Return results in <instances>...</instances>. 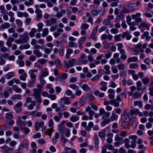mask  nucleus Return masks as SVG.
I'll return each instance as SVG.
<instances>
[{
  "instance_id": "1",
  "label": "nucleus",
  "mask_w": 153,
  "mask_h": 153,
  "mask_svg": "<svg viewBox=\"0 0 153 153\" xmlns=\"http://www.w3.org/2000/svg\"><path fill=\"white\" fill-rule=\"evenodd\" d=\"M33 97H34L36 102L37 103L38 105H39L42 102L40 90L39 89L35 88L33 89Z\"/></svg>"
},
{
  "instance_id": "2",
  "label": "nucleus",
  "mask_w": 153,
  "mask_h": 153,
  "mask_svg": "<svg viewBox=\"0 0 153 153\" xmlns=\"http://www.w3.org/2000/svg\"><path fill=\"white\" fill-rule=\"evenodd\" d=\"M130 140L126 138L124 139V143L125 147L127 149L130 148L134 149L135 148L136 144H135L134 141H131V144H130Z\"/></svg>"
},
{
  "instance_id": "3",
  "label": "nucleus",
  "mask_w": 153,
  "mask_h": 153,
  "mask_svg": "<svg viewBox=\"0 0 153 153\" xmlns=\"http://www.w3.org/2000/svg\"><path fill=\"white\" fill-rule=\"evenodd\" d=\"M76 63V60L72 58L68 60L67 62L66 61L64 62V65L65 68L68 69L73 67L74 65Z\"/></svg>"
},
{
  "instance_id": "4",
  "label": "nucleus",
  "mask_w": 153,
  "mask_h": 153,
  "mask_svg": "<svg viewBox=\"0 0 153 153\" xmlns=\"http://www.w3.org/2000/svg\"><path fill=\"white\" fill-rule=\"evenodd\" d=\"M114 140L116 141L114 143L115 147H117L122 144L123 142V138L120 137L119 135L116 134L114 137Z\"/></svg>"
},
{
  "instance_id": "5",
  "label": "nucleus",
  "mask_w": 153,
  "mask_h": 153,
  "mask_svg": "<svg viewBox=\"0 0 153 153\" xmlns=\"http://www.w3.org/2000/svg\"><path fill=\"white\" fill-rule=\"evenodd\" d=\"M141 16V13H138L135 14H132L131 15L132 18L133 19L135 20L136 22H141L142 19L140 18Z\"/></svg>"
},
{
  "instance_id": "6",
  "label": "nucleus",
  "mask_w": 153,
  "mask_h": 153,
  "mask_svg": "<svg viewBox=\"0 0 153 153\" xmlns=\"http://www.w3.org/2000/svg\"><path fill=\"white\" fill-rule=\"evenodd\" d=\"M22 102L19 101L14 106V109L17 113H19L22 111Z\"/></svg>"
},
{
  "instance_id": "7",
  "label": "nucleus",
  "mask_w": 153,
  "mask_h": 153,
  "mask_svg": "<svg viewBox=\"0 0 153 153\" xmlns=\"http://www.w3.org/2000/svg\"><path fill=\"white\" fill-rule=\"evenodd\" d=\"M19 36L20 38H21L25 43H27L29 39V37L28 35V33L26 31L22 35H20Z\"/></svg>"
},
{
  "instance_id": "8",
  "label": "nucleus",
  "mask_w": 153,
  "mask_h": 153,
  "mask_svg": "<svg viewBox=\"0 0 153 153\" xmlns=\"http://www.w3.org/2000/svg\"><path fill=\"white\" fill-rule=\"evenodd\" d=\"M1 151L6 153H11L13 149L7 146H3L0 147Z\"/></svg>"
},
{
  "instance_id": "9",
  "label": "nucleus",
  "mask_w": 153,
  "mask_h": 153,
  "mask_svg": "<svg viewBox=\"0 0 153 153\" xmlns=\"http://www.w3.org/2000/svg\"><path fill=\"white\" fill-rule=\"evenodd\" d=\"M38 69H34L30 70L29 71L28 73L30 74V77L32 79H35L36 77V75L35 74V73H37Z\"/></svg>"
},
{
  "instance_id": "10",
  "label": "nucleus",
  "mask_w": 153,
  "mask_h": 153,
  "mask_svg": "<svg viewBox=\"0 0 153 153\" xmlns=\"http://www.w3.org/2000/svg\"><path fill=\"white\" fill-rule=\"evenodd\" d=\"M16 122L17 126L20 128V129L23 130L22 125H25V121H23L20 117H19L16 120Z\"/></svg>"
},
{
  "instance_id": "11",
  "label": "nucleus",
  "mask_w": 153,
  "mask_h": 153,
  "mask_svg": "<svg viewBox=\"0 0 153 153\" xmlns=\"http://www.w3.org/2000/svg\"><path fill=\"white\" fill-rule=\"evenodd\" d=\"M46 25L50 26L55 24L56 22V20L54 18H51L50 19H47L46 21Z\"/></svg>"
},
{
  "instance_id": "12",
  "label": "nucleus",
  "mask_w": 153,
  "mask_h": 153,
  "mask_svg": "<svg viewBox=\"0 0 153 153\" xmlns=\"http://www.w3.org/2000/svg\"><path fill=\"white\" fill-rule=\"evenodd\" d=\"M11 93L12 90L11 88L9 86H7L5 89L4 93V97L6 98L8 97L9 96V94H11Z\"/></svg>"
},
{
  "instance_id": "13",
  "label": "nucleus",
  "mask_w": 153,
  "mask_h": 153,
  "mask_svg": "<svg viewBox=\"0 0 153 153\" xmlns=\"http://www.w3.org/2000/svg\"><path fill=\"white\" fill-rule=\"evenodd\" d=\"M20 81L19 79L14 78L8 82V85L9 86H11L13 85L14 83H16V84H20Z\"/></svg>"
},
{
  "instance_id": "14",
  "label": "nucleus",
  "mask_w": 153,
  "mask_h": 153,
  "mask_svg": "<svg viewBox=\"0 0 153 153\" xmlns=\"http://www.w3.org/2000/svg\"><path fill=\"white\" fill-rule=\"evenodd\" d=\"M44 125V122H39L38 121H36L35 124V127L36 128V131L39 129V128H43Z\"/></svg>"
},
{
  "instance_id": "15",
  "label": "nucleus",
  "mask_w": 153,
  "mask_h": 153,
  "mask_svg": "<svg viewBox=\"0 0 153 153\" xmlns=\"http://www.w3.org/2000/svg\"><path fill=\"white\" fill-rule=\"evenodd\" d=\"M93 139L95 142V148L97 150L99 149V140L98 136L96 134L94 135Z\"/></svg>"
},
{
  "instance_id": "16",
  "label": "nucleus",
  "mask_w": 153,
  "mask_h": 153,
  "mask_svg": "<svg viewBox=\"0 0 153 153\" xmlns=\"http://www.w3.org/2000/svg\"><path fill=\"white\" fill-rule=\"evenodd\" d=\"M130 111L131 113L134 115H138L140 117H141L143 116L142 113L139 111V109L136 108L135 109H131Z\"/></svg>"
},
{
  "instance_id": "17",
  "label": "nucleus",
  "mask_w": 153,
  "mask_h": 153,
  "mask_svg": "<svg viewBox=\"0 0 153 153\" xmlns=\"http://www.w3.org/2000/svg\"><path fill=\"white\" fill-rule=\"evenodd\" d=\"M29 142L27 140L24 139L22 143H21L19 145L22 148H27L29 146Z\"/></svg>"
},
{
  "instance_id": "18",
  "label": "nucleus",
  "mask_w": 153,
  "mask_h": 153,
  "mask_svg": "<svg viewBox=\"0 0 153 153\" xmlns=\"http://www.w3.org/2000/svg\"><path fill=\"white\" fill-rule=\"evenodd\" d=\"M10 27V24L8 22H5L0 26V30H2L4 29L9 28Z\"/></svg>"
},
{
  "instance_id": "19",
  "label": "nucleus",
  "mask_w": 153,
  "mask_h": 153,
  "mask_svg": "<svg viewBox=\"0 0 153 153\" xmlns=\"http://www.w3.org/2000/svg\"><path fill=\"white\" fill-rule=\"evenodd\" d=\"M148 45L147 43H145L143 45H142L141 43H140L135 45V48H136L140 49L141 48H145Z\"/></svg>"
},
{
  "instance_id": "20",
  "label": "nucleus",
  "mask_w": 153,
  "mask_h": 153,
  "mask_svg": "<svg viewBox=\"0 0 153 153\" xmlns=\"http://www.w3.org/2000/svg\"><path fill=\"white\" fill-rule=\"evenodd\" d=\"M14 76V72L11 71L6 74L5 75V77L7 79H10Z\"/></svg>"
},
{
  "instance_id": "21",
  "label": "nucleus",
  "mask_w": 153,
  "mask_h": 153,
  "mask_svg": "<svg viewBox=\"0 0 153 153\" xmlns=\"http://www.w3.org/2000/svg\"><path fill=\"white\" fill-rule=\"evenodd\" d=\"M125 17L124 15L122 13H120L116 15V19H115V22H117L119 20H122Z\"/></svg>"
},
{
  "instance_id": "22",
  "label": "nucleus",
  "mask_w": 153,
  "mask_h": 153,
  "mask_svg": "<svg viewBox=\"0 0 153 153\" xmlns=\"http://www.w3.org/2000/svg\"><path fill=\"white\" fill-rule=\"evenodd\" d=\"M22 98V96L21 94H16L13 95L11 97V99L13 100H15L16 99L20 100Z\"/></svg>"
},
{
  "instance_id": "23",
  "label": "nucleus",
  "mask_w": 153,
  "mask_h": 153,
  "mask_svg": "<svg viewBox=\"0 0 153 153\" xmlns=\"http://www.w3.org/2000/svg\"><path fill=\"white\" fill-rule=\"evenodd\" d=\"M58 130L61 134V136L64 135L65 131V127L62 125L59 126L58 127Z\"/></svg>"
},
{
  "instance_id": "24",
  "label": "nucleus",
  "mask_w": 153,
  "mask_h": 153,
  "mask_svg": "<svg viewBox=\"0 0 153 153\" xmlns=\"http://www.w3.org/2000/svg\"><path fill=\"white\" fill-rule=\"evenodd\" d=\"M42 71H45L42 72L41 75L39 76H42V77L43 78V77H46L48 75L49 72L48 71L47 68H45L43 69Z\"/></svg>"
},
{
  "instance_id": "25",
  "label": "nucleus",
  "mask_w": 153,
  "mask_h": 153,
  "mask_svg": "<svg viewBox=\"0 0 153 153\" xmlns=\"http://www.w3.org/2000/svg\"><path fill=\"white\" fill-rule=\"evenodd\" d=\"M118 116L114 112L112 113V115L110 118L111 121L117 120Z\"/></svg>"
},
{
  "instance_id": "26",
  "label": "nucleus",
  "mask_w": 153,
  "mask_h": 153,
  "mask_svg": "<svg viewBox=\"0 0 153 153\" xmlns=\"http://www.w3.org/2000/svg\"><path fill=\"white\" fill-rule=\"evenodd\" d=\"M106 130L105 129H102L98 133L99 136L101 138H104L106 135L105 132Z\"/></svg>"
},
{
  "instance_id": "27",
  "label": "nucleus",
  "mask_w": 153,
  "mask_h": 153,
  "mask_svg": "<svg viewBox=\"0 0 153 153\" xmlns=\"http://www.w3.org/2000/svg\"><path fill=\"white\" fill-rule=\"evenodd\" d=\"M94 94L100 98H102L104 96L105 94L103 92H101L98 90H96L94 92Z\"/></svg>"
},
{
  "instance_id": "28",
  "label": "nucleus",
  "mask_w": 153,
  "mask_h": 153,
  "mask_svg": "<svg viewBox=\"0 0 153 153\" xmlns=\"http://www.w3.org/2000/svg\"><path fill=\"white\" fill-rule=\"evenodd\" d=\"M66 11L65 9L62 10L60 12L57 13L56 15V16L58 18H59L62 17L63 16V14H65V13Z\"/></svg>"
},
{
  "instance_id": "29",
  "label": "nucleus",
  "mask_w": 153,
  "mask_h": 153,
  "mask_svg": "<svg viewBox=\"0 0 153 153\" xmlns=\"http://www.w3.org/2000/svg\"><path fill=\"white\" fill-rule=\"evenodd\" d=\"M61 100L63 101L64 103L66 105H69L71 103L70 99L67 97H64L61 98Z\"/></svg>"
},
{
  "instance_id": "30",
  "label": "nucleus",
  "mask_w": 153,
  "mask_h": 153,
  "mask_svg": "<svg viewBox=\"0 0 153 153\" xmlns=\"http://www.w3.org/2000/svg\"><path fill=\"white\" fill-rule=\"evenodd\" d=\"M36 102L34 100L32 101L30 104L28 105V109L30 110H33L34 108V106H36Z\"/></svg>"
},
{
  "instance_id": "31",
  "label": "nucleus",
  "mask_w": 153,
  "mask_h": 153,
  "mask_svg": "<svg viewBox=\"0 0 153 153\" xmlns=\"http://www.w3.org/2000/svg\"><path fill=\"white\" fill-rule=\"evenodd\" d=\"M58 115H56L54 117V120L56 121H59L60 119L62 118V113L61 112H59L58 114Z\"/></svg>"
},
{
  "instance_id": "32",
  "label": "nucleus",
  "mask_w": 153,
  "mask_h": 153,
  "mask_svg": "<svg viewBox=\"0 0 153 153\" xmlns=\"http://www.w3.org/2000/svg\"><path fill=\"white\" fill-rule=\"evenodd\" d=\"M86 103L85 97L83 96L79 100V104L81 106H83Z\"/></svg>"
},
{
  "instance_id": "33",
  "label": "nucleus",
  "mask_w": 153,
  "mask_h": 153,
  "mask_svg": "<svg viewBox=\"0 0 153 153\" xmlns=\"http://www.w3.org/2000/svg\"><path fill=\"white\" fill-rule=\"evenodd\" d=\"M138 60V58L137 57L133 56L132 57H129L128 60L127 62L128 63H130L131 62H136Z\"/></svg>"
},
{
  "instance_id": "34",
  "label": "nucleus",
  "mask_w": 153,
  "mask_h": 153,
  "mask_svg": "<svg viewBox=\"0 0 153 153\" xmlns=\"http://www.w3.org/2000/svg\"><path fill=\"white\" fill-rule=\"evenodd\" d=\"M104 120L103 121L101 122V124L102 126H105L106 124H108L111 121L110 119H104Z\"/></svg>"
},
{
  "instance_id": "35",
  "label": "nucleus",
  "mask_w": 153,
  "mask_h": 153,
  "mask_svg": "<svg viewBox=\"0 0 153 153\" xmlns=\"http://www.w3.org/2000/svg\"><path fill=\"white\" fill-rule=\"evenodd\" d=\"M141 96V94L137 91H135L133 94V97L134 98H136L138 99L140 98Z\"/></svg>"
},
{
  "instance_id": "36",
  "label": "nucleus",
  "mask_w": 153,
  "mask_h": 153,
  "mask_svg": "<svg viewBox=\"0 0 153 153\" xmlns=\"http://www.w3.org/2000/svg\"><path fill=\"white\" fill-rule=\"evenodd\" d=\"M134 5V4L133 3H131L128 4L127 5V7L131 11H134L135 10V9L133 5Z\"/></svg>"
},
{
  "instance_id": "37",
  "label": "nucleus",
  "mask_w": 153,
  "mask_h": 153,
  "mask_svg": "<svg viewBox=\"0 0 153 153\" xmlns=\"http://www.w3.org/2000/svg\"><path fill=\"white\" fill-rule=\"evenodd\" d=\"M117 46L118 47L117 49L119 51L120 53L121 52H123V51L125 50L123 48V45L121 43H119L117 44Z\"/></svg>"
},
{
  "instance_id": "38",
  "label": "nucleus",
  "mask_w": 153,
  "mask_h": 153,
  "mask_svg": "<svg viewBox=\"0 0 153 153\" xmlns=\"http://www.w3.org/2000/svg\"><path fill=\"white\" fill-rule=\"evenodd\" d=\"M36 31V30L35 28H32L29 33V36L31 37H33L35 36V33Z\"/></svg>"
},
{
  "instance_id": "39",
  "label": "nucleus",
  "mask_w": 153,
  "mask_h": 153,
  "mask_svg": "<svg viewBox=\"0 0 153 153\" xmlns=\"http://www.w3.org/2000/svg\"><path fill=\"white\" fill-rule=\"evenodd\" d=\"M33 53L37 57H39L42 56V54L38 50H35L33 51Z\"/></svg>"
},
{
  "instance_id": "40",
  "label": "nucleus",
  "mask_w": 153,
  "mask_h": 153,
  "mask_svg": "<svg viewBox=\"0 0 153 153\" xmlns=\"http://www.w3.org/2000/svg\"><path fill=\"white\" fill-rule=\"evenodd\" d=\"M104 68L105 70V74H111L110 67L109 65H105Z\"/></svg>"
},
{
  "instance_id": "41",
  "label": "nucleus",
  "mask_w": 153,
  "mask_h": 153,
  "mask_svg": "<svg viewBox=\"0 0 153 153\" xmlns=\"http://www.w3.org/2000/svg\"><path fill=\"white\" fill-rule=\"evenodd\" d=\"M42 113L36 111H33L31 112V114L34 116L39 117L41 116Z\"/></svg>"
},
{
  "instance_id": "42",
  "label": "nucleus",
  "mask_w": 153,
  "mask_h": 153,
  "mask_svg": "<svg viewBox=\"0 0 153 153\" xmlns=\"http://www.w3.org/2000/svg\"><path fill=\"white\" fill-rule=\"evenodd\" d=\"M134 105L135 106L138 105L139 108H142L143 106L142 102L140 101H136L134 102Z\"/></svg>"
},
{
  "instance_id": "43",
  "label": "nucleus",
  "mask_w": 153,
  "mask_h": 153,
  "mask_svg": "<svg viewBox=\"0 0 153 153\" xmlns=\"http://www.w3.org/2000/svg\"><path fill=\"white\" fill-rule=\"evenodd\" d=\"M23 152V148L19 145L18 148L14 150L13 153H22Z\"/></svg>"
},
{
  "instance_id": "44",
  "label": "nucleus",
  "mask_w": 153,
  "mask_h": 153,
  "mask_svg": "<svg viewBox=\"0 0 153 153\" xmlns=\"http://www.w3.org/2000/svg\"><path fill=\"white\" fill-rule=\"evenodd\" d=\"M13 89L16 93H19L22 91V89L16 85H13L12 86Z\"/></svg>"
},
{
  "instance_id": "45",
  "label": "nucleus",
  "mask_w": 153,
  "mask_h": 153,
  "mask_svg": "<svg viewBox=\"0 0 153 153\" xmlns=\"http://www.w3.org/2000/svg\"><path fill=\"white\" fill-rule=\"evenodd\" d=\"M42 36L43 37H45L46 36L48 33V30L47 28H44L42 31Z\"/></svg>"
},
{
  "instance_id": "46",
  "label": "nucleus",
  "mask_w": 153,
  "mask_h": 153,
  "mask_svg": "<svg viewBox=\"0 0 153 153\" xmlns=\"http://www.w3.org/2000/svg\"><path fill=\"white\" fill-rule=\"evenodd\" d=\"M149 27L148 25L145 22H142L140 25L138 27V28L142 29L144 28H148Z\"/></svg>"
},
{
  "instance_id": "47",
  "label": "nucleus",
  "mask_w": 153,
  "mask_h": 153,
  "mask_svg": "<svg viewBox=\"0 0 153 153\" xmlns=\"http://www.w3.org/2000/svg\"><path fill=\"white\" fill-rule=\"evenodd\" d=\"M55 63L56 66L58 68H59L61 67V63L58 59H57L55 61Z\"/></svg>"
},
{
  "instance_id": "48",
  "label": "nucleus",
  "mask_w": 153,
  "mask_h": 153,
  "mask_svg": "<svg viewBox=\"0 0 153 153\" xmlns=\"http://www.w3.org/2000/svg\"><path fill=\"white\" fill-rule=\"evenodd\" d=\"M128 138L129 139L132 140L131 141H134L135 143L136 144V140L137 139V136L135 135H130L129 136Z\"/></svg>"
},
{
  "instance_id": "49",
  "label": "nucleus",
  "mask_w": 153,
  "mask_h": 153,
  "mask_svg": "<svg viewBox=\"0 0 153 153\" xmlns=\"http://www.w3.org/2000/svg\"><path fill=\"white\" fill-rule=\"evenodd\" d=\"M142 81L144 84L147 85L149 82V78L148 76L144 77L142 79Z\"/></svg>"
},
{
  "instance_id": "50",
  "label": "nucleus",
  "mask_w": 153,
  "mask_h": 153,
  "mask_svg": "<svg viewBox=\"0 0 153 153\" xmlns=\"http://www.w3.org/2000/svg\"><path fill=\"white\" fill-rule=\"evenodd\" d=\"M111 104L113 105L115 107H118L120 106L119 102L116 101L115 100H111Z\"/></svg>"
},
{
  "instance_id": "51",
  "label": "nucleus",
  "mask_w": 153,
  "mask_h": 153,
  "mask_svg": "<svg viewBox=\"0 0 153 153\" xmlns=\"http://www.w3.org/2000/svg\"><path fill=\"white\" fill-rule=\"evenodd\" d=\"M79 119V117L76 115L72 116L70 118V120L73 122L78 121Z\"/></svg>"
},
{
  "instance_id": "52",
  "label": "nucleus",
  "mask_w": 153,
  "mask_h": 153,
  "mask_svg": "<svg viewBox=\"0 0 153 153\" xmlns=\"http://www.w3.org/2000/svg\"><path fill=\"white\" fill-rule=\"evenodd\" d=\"M126 53L125 51H123V52H120V53L121 54L120 58L121 59L125 60L127 57V56L126 54H125Z\"/></svg>"
},
{
  "instance_id": "53",
  "label": "nucleus",
  "mask_w": 153,
  "mask_h": 153,
  "mask_svg": "<svg viewBox=\"0 0 153 153\" xmlns=\"http://www.w3.org/2000/svg\"><path fill=\"white\" fill-rule=\"evenodd\" d=\"M36 81L35 79H32L29 81V83L27 84V86L30 88L33 87L35 84Z\"/></svg>"
},
{
  "instance_id": "54",
  "label": "nucleus",
  "mask_w": 153,
  "mask_h": 153,
  "mask_svg": "<svg viewBox=\"0 0 153 153\" xmlns=\"http://www.w3.org/2000/svg\"><path fill=\"white\" fill-rule=\"evenodd\" d=\"M27 76V74L26 73H25L19 76V78L22 81H25L26 80Z\"/></svg>"
},
{
  "instance_id": "55",
  "label": "nucleus",
  "mask_w": 153,
  "mask_h": 153,
  "mask_svg": "<svg viewBox=\"0 0 153 153\" xmlns=\"http://www.w3.org/2000/svg\"><path fill=\"white\" fill-rule=\"evenodd\" d=\"M61 140L62 141V146H64L65 144L68 141V140L66 138H65L64 135L61 136Z\"/></svg>"
},
{
  "instance_id": "56",
  "label": "nucleus",
  "mask_w": 153,
  "mask_h": 153,
  "mask_svg": "<svg viewBox=\"0 0 153 153\" xmlns=\"http://www.w3.org/2000/svg\"><path fill=\"white\" fill-rule=\"evenodd\" d=\"M58 77L65 80L68 77V74L65 73H61L59 74Z\"/></svg>"
},
{
  "instance_id": "57",
  "label": "nucleus",
  "mask_w": 153,
  "mask_h": 153,
  "mask_svg": "<svg viewBox=\"0 0 153 153\" xmlns=\"http://www.w3.org/2000/svg\"><path fill=\"white\" fill-rule=\"evenodd\" d=\"M94 124L92 122H91L88 123V126L85 129L88 131H90L91 130V128L94 126Z\"/></svg>"
},
{
  "instance_id": "58",
  "label": "nucleus",
  "mask_w": 153,
  "mask_h": 153,
  "mask_svg": "<svg viewBox=\"0 0 153 153\" xmlns=\"http://www.w3.org/2000/svg\"><path fill=\"white\" fill-rule=\"evenodd\" d=\"M139 66L138 65L134 63H132L131 64L129 65V68L131 69H136L137 68H138Z\"/></svg>"
},
{
  "instance_id": "59",
  "label": "nucleus",
  "mask_w": 153,
  "mask_h": 153,
  "mask_svg": "<svg viewBox=\"0 0 153 153\" xmlns=\"http://www.w3.org/2000/svg\"><path fill=\"white\" fill-rule=\"evenodd\" d=\"M6 118L7 119L10 120L13 118V115L11 112L7 113L6 114Z\"/></svg>"
},
{
  "instance_id": "60",
  "label": "nucleus",
  "mask_w": 153,
  "mask_h": 153,
  "mask_svg": "<svg viewBox=\"0 0 153 153\" xmlns=\"http://www.w3.org/2000/svg\"><path fill=\"white\" fill-rule=\"evenodd\" d=\"M136 85L137 90L138 91H140L141 89V87L142 85L141 82L140 81H137L136 83Z\"/></svg>"
},
{
  "instance_id": "61",
  "label": "nucleus",
  "mask_w": 153,
  "mask_h": 153,
  "mask_svg": "<svg viewBox=\"0 0 153 153\" xmlns=\"http://www.w3.org/2000/svg\"><path fill=\"white\" fill-rule=\"evenodd\" d=\"M100 77L101 75H96L91 79V80L92 81H97L100 79Z\"/></svg>"
},
{
  "instance_id": "62",
  "label": "nucleus",
  "mask_w": 153,
  "mask_h": 153,
  "mask_svg": "<svg viewBox=\"0 0 153 153\" xmlns=\"http://www.w3.org/2000/svg\"><path fill=\"white\" fill-rule=\"evenodd\" d=\"M122 35L121 34L117 35L115 36L114 37V39L116 41H120L121 40Z\"/></svg>"
},
{
  "instance_id": "63",
  "label": "nucleus",
  "mask_w": 153,
  "mask_h": 153,
  "mask_svg": "<svg viewBox=\"0 0 153 153\" xmlns=\"http://www.w3.org/2000/svg\"><path fill=\"white\" fill-rule=\"evenodd\" d=\"M68 45L71 48L77 47L76 44L72 41L69 42Z\"/></svg>"
},
{
  "instance_id": "64",
  "label": "nucleus",
  "mask_w": 153,
  "mask_h": 153,
  "mask_svg": "<svg viewBox=\"0 0 153 153\" xmlns=\"http://www.w3.org/2000/svg\"><path fill=\"white\" fill-rule=\"evenodd\" d=\"M117 67L119 70H124L125 68V65L123 64L120 63L117 65Z\"/></svg>"
}]
</instances>
